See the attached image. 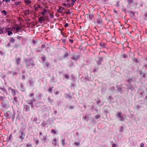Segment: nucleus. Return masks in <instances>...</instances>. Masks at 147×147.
<instances>
[{
  "label": "nucleus",
  "instance_id": "obj_2",
  "mask_svg": "<svg viewBox=\"0 0 147 147\" xmlns=\"http://www.w3.org/2000/svg\"><path fill=\"white\" fill-rule=\"evenodd\" d=\"M93 14H87L85 16V18H87L89 20H91L93 18Z\"/></svg>",
  "mask_w": 147,
  "mask_h": 147
},
{
  "label": "nucleus",
  "instance_id": "obj_40",
  "mask_svg": "<svg viewBox=\"0 0 147 147\" xmlns=\"http://www.w3.org/2000/svg\"><path fill=\"white\" fill-rule=\"evenodd\" d=\"M37 120V118H34V121H36Z\"/></svg>",
  "mask_w": 147,
  "mask_h": 147
},
{
  "label": "nucleus",
  "instance_id": "obj_6",
  "mask_svg": "<svg viewBox=\"0 0 147 147\" xmlns=\"http://www.w3.org/2000/svg\"><path fill=\"white\" fill-rule=\"evenodd\" d=\"M97 22L98 24H100L102 22V19L100 17L97 19Z\"/></svg>",
  "mask_w": 147,
  "mask_h": 147
},
{
  "label": "nucleus",
  "instance_id": "obj_45",
  "mask_svg": "<svg viewBox=\"0 0 147 147\" xmlns=\"http://www.w3.org/2000/svg\"><path fill=\"white\" fill-rule=\"evenodd\" d=\"M100 45L103 47H104V44H103V45L102 44H100Z\"/></svg>",
  "mask_w": 147,
  "mask_h": 147
},
{
  "label": "nucleus",
  "instance_id": "obj_27",
  "mask_svg": "<svg viewBox=\"0 0 147 147\" xmlns=\"http://www.w3.org/2000/svg\"><path fill=\"white\" fill-rule=\"evenodd\" d=\"M98 59L99 62H101L102 61V59L101 57L99 58Z\"/></svg>",
  "mask_w": 147,
  "mask_h": 147
},
{
  "label": "nucleus",
  "instance_id": "obj_46",
  "mask_svg": "<svg viewBox=\"0 0 147 147\" xmlns=\"http://www.w3.org/2000/svg\"><path fill=\"white\" fill-rule=\"evenodd\" d=\"M46 66H47V67H48L49 66V65H48V64L47 63H46Z\"/></svg>",
  "mask_w": 147,
  "mask_h": 147
},
{
  "label": "nucleus",
  "instance_id": "obj_24",
  "mask_svg": "<svg viewBox=\"0 0 147 147\" xmlns=\"http://www.w3.org/2000/svg\"><path fill=\"white\" fill-rule=\"evenodd\" d=\"M123 58H127V55L125 54H123Z\"/></svg>",
  "mask_w": 147,
  "mask_h": 147
},
{
  "label": "nucleus",
  "instance_id": "obj_1",
  "mask_svg": "<svg viewBox=\"0 0 147 147\" xmlns=\"http://www.w3.org/2000/svg\"><path fill=\"white\" fill-rule=\"evenodd\" d=\"M5 115L6 117L8 118H12L13 120L14 118V115L13 112H11L9 111L7 112L5 114Z\"/></svg>",
  "mask_w": 147,
  "mask_h": 147
},
{
  "label": "nucleus",
  "instance_id": "obj_43",
  "mask_svg": "<svg viewBox=\"0 0 147 147\" xmlns=\"http://www.w3.org/2000/svg\"><path fill=\"white\" fill-rule=\"evenodd\" d=\"M75 144L76 145H79V143H75Z\"/></svg>",
  "mask_w": 147,
  "mask_h": 147
},
{
  "label": "nucleus",
  "instance_id": "obj_8",
  "mask_svg": "<svg viewBox=\"0 0 147 147\" xmlns=\"http://www.w3.org/2000/svg\"><path fill=\"white\" fill-rule=\"evenodd\" d=\"M44 20V18L43 17L41 16L39 18V21L41 22H42V21Z\"/></svg>",
  "mask_w": 147,
  "mask_h": 147
},
{
  "label": "nucleus",
  "instance_id": "obj_34",
  "mask_svg": "<svg viewBox=\"0 0 147 147\" xmlns=\"http://www.w3.org/2000/svg\"><path fill=\"white\" fill-rule=\"evenodd\" d=\"M68 25L69 24L68 23H66L65 24V26L66 27H67L68 26Z\"/></svg>",
  "mask_w": 147,
  "mask_h": 147
},
{
  "label": "nucleus",
  "instance_id": "obj_17",
  "mask_svg": "<svg viewBox=\"0 0 147 147\" xmlns=\"http://www.w3.org/2000/svg\"><path fill=\"white\" fill-rule=\"evenodd\" d=\"M3 32V29L0 27V34L2 33Z\"/></svg>",
  "mask_w": 147,
  "mask_h": 147
},
{
  "label": "nucleus",
  "instance_id": "obj_39",
  "mask_svg": "<svg viewBox=\"0 0 147 147\" xmlns=\"http://www.w3.org/2000/svg\"><path fill=\"white\" fill-rule=\"evenodd\" d=\"M121 130L120 131V132H122L123 131V127H121Z\"/></svg>",
  "mask_w": 147,
  "mask_h": 147
},
{
  "label": "nucleus",
  "instance_id": "obj_30",
  "mask_svg": "<svg viewBox=\"0 0 147 147\" xmlns=\"http://www.w3.org/2000/svg\"><path fill=\"white\" fill-rule=\"evenodd\" d=\"M57 142L56 140V139H55L53 141V144H55V143Z\"/></svg>",
  "mask_w": 147,
  "mask_h": 147
},
{
  "label": "nucleus",
  "instance_id": "obj_33",
  "mask_svg": "<svg viewBox=\"0 0 147 147\" xmlns=\"http://www.w3.org/2000/svg\"><path fill=\"white\" fill-rule=\"evenodd\" d=\"M71 13L70 11H68L66 13V14H70Z\"/></svg>",
  "mask_w": 147,
  "mask_h": 147
},
{
  "label": "nucleus",
  "instance_id": "obj_44",
  "mask_svg": "<svg viewBox=\"0 0 147 147\" xmlns=\"http://www.w3.org/2000/svg\"><path fill=\"white\" fill-rule=\"evenodd\" d=\"M63 6H65V7H66L67 6L66 4L65 3H63Z\"/></svg>",
  "mask_w": 147,
  "mask_h": 147
},
{
  "label": "nucleus",
  "instance_id": "obj_5",
  "mask_svg": "<svg viewBox=\"0 0 147 147\" xmlns=\"http://www.w3.org/2000/svg\"><path fill=\"white\" fill-rule=\"evenodd\" d=\"M9 91L10 90L11 91V94L13 96H14L15 95L16 91L15 90L10 88H9Z\"/></svg>",
  "mask_w": 147,
  "mask_h": 147
},
{
  "label": "nucleus",
  "instance_id": "obj_19",
  "mask_svg": "<svg viewBox=\"0 0 147 147\" xmlns=\"http://www.w3.org/2000/svg\"><path fill=\"white\" fill-rule=\"evenodd\" d=\"M68 56V53L67 52L66 53L65 55L64 56V57H67Z\"/></svg>",
  "mask_w": 147,
  "mask_h": 147
},
{
  "label": "nucleus",
  "instance_id": "obj_35",
  "mask_svg": "<svg viewBox=\"0 0 147 147\" xmlns=\"http://www.w3.org/2000/svg\"><path fill=\"white\" fill-rule=\"evenodd\" d=\"M116 146V144H113L112 145V147H115Z\"/></svg>",
  "mask_w": 147,
  "mask_h": 147
},
{
  "label": "nucleus",
  "instance_id": "obj_20",
  "mask_svg": "<svg viewBox=\"0 0 147 147\" xmlns=\"http://www.w3.org/2000/svg\"><path fill=\"white\" fill-rule=\"evenodd\" d=\"M20 1L15 2V5H19L20 4Z\"/></svg>",
  "mask_w": 147,
  "mask_h": 147
},
{
  "label": "nucleus",
  "instance_id": "obj_13",
  "mask_svg": "<svg viewBox=\"0 0 147 147\" xmlns=\"http://www.w3.org/2000/svg\"><path fill=\"white\" fill-rule=\"evenodd\" d=\"M26 2L28 4H30L31 3L30 0H25Z\"/></svg>",
  "mask_w": 147,
  "mask_h": 147
},
{
  "label": "nucleus",
  "instance_id": "obj_18",
  "mask_svg": "<svg viewBox=\"0 0 147 147\" xmlns=\"http://www.w3.org/2000/svg\"><path fill=\"white\" fill-rule=\"evenodd\" d=\"M10 41L11 42L13 43L14 42V40L13 38H11L10 39Z\"/></svg>",
  "mask_w": 147,
  "mask_h": 147
},
{
  "label": "nucleus",
  "instance_id": "obj_54",
  "mask_svg": "<svg viewBox=\"0 0 147 147\" xmlns=\"http://www.w3.org/2000/svg\"><path fill=\"white\" fill-rule=\"evenodd\" d=\"M135 61H137V60L136 59V60H135Z\"/></svg>",
  "mask_w": 147,
  "mask_h": 147
},
{
  "label": "nucleus",
  "instance_id": "obj_41",
  "mask_svg": "<svg viewBox=\"0 0 147 147\" xmlns=\"http://www.w3.org/2000/svg\"><path fill=\"white\" fill-rule=\"evenodd\" d=\"M65 78H66L68 79V78H69V76H67V75H65Z\"/></svg>",
  "mask_w": 147,
  "mask_h": 147
},
{
  "label": "nucleus",
  "instance_id": "obj_15",
  "mask_svg": "<svg viewBox=\"0 0 147 147\" xmlns=\"http://www.w3.org/2000/svg\"><path fill=\"white\" fill-rule=\"evenodd\" d=\"M8 32V35L9 36L11 34H13L12 32L9 31L7 32Z\"/></svg>",
  "mask_w": 147,
  "mask_h": 147
},
{
  "label": "nucleus",
  "instance_id": "obj_51",
  "mask_svg": "<svg viewBox=\"0 0 147 147\" xmlns=\"http://www.w3.org/2000/svg\"><path fill=\"white\" fill-rule=\"evenodd\" d=\"M43 139L45 140L46 139V138H43Z\"/></svg>",
  "mask_w": 147,
  "mask_h": 147
},
{
  "label": "nucleus",
  "instance_id": "obj_7",
  "mask_svg": "<svg viewBox=\"0 0 147 147\" xmlns=\"http://www.w3.org/2000/svg\"><path fill=\"white\" fill-rule=\"evenodd\" d=\"M64 10V8L62 7H60L59 9L57 10V11L60 13H62L63 12V10Z\"/></svg>",
  "mask_w": 147,
  "mask_h": 147
},
{
  "label": "nucleus",
  "instance_id": "obj_31",
  "mask_svg": "<svg viewBox=\"0 0 147 147\" xmlns=\"http://www.w3.org/2000/svg\"><path fill=\"white\" fill-rule=\"evenodd\" d=\"M52 133L54 134H55L56 133V132L54 130H52Z\"/></svg>",
  "mask_w": 147,
  "mask_h": 147
},
{
  "label": "nucleus",
  "instance_id": "obj_22",
  "mask_svg": "<svg viewBox=\"0 0 147 147\" xmlns=\"http://www.w3.org/2000/svg\"><path fill=\"white\" fill-rule=\"evenodd\" d=\"M5 98L4 97L1 96L0 97V99L2 101L3 100V99Z\"/></svg>",
  "mask_w": 147,
  "mask_h": 147
},
{
  "label": "nucleus",
  "instance_id": "obj_16",
  "mask_svg": "<svg viewBox=\"0 0 147 147\" xmlns=\"http://www.w3.org/2000/svg\"><path fill=\"white\" fill-rule=\"evenodd\" d=\"M27 147H32V146L31 144H26Z\"/></svg>",
  "mask_w": 147,
  "mask_h": 147
},
{
  "label": "nucleus",
  "instance_id": "obj_14",
  "mask_svg": "<svg viewBox=\"0 0 147 147\" xmlns=\"http://www.w3.org/2000/svg\"><path fill=\"white\" fill-rule=\"evenodd\" d=\"M1 90L3 92L6 93V90L3 88H0Z\"/></svg>",
  "mask_w": 147,
  "mask_h": 147
},
{
  "label": "nucleus",
  "instance_id": "obj_37",
  "mask_svg": "<svg viewBox=\"0 0 147 147\" xmlns=\"http://www.w3.org/2000/svg\"><path fill=\"white\" fill-rule=\"evenodd\" d=\"M34 96V94L33 93H32L30 95V97H33Z\"/></svg>",
  "mask_w": 147,
  "mask_h": 147
},
{
  "label": "nucleus",
  "instance_id": "obj_42",
  "mask_svg": "<svg viewBox=\"0 0 147 147\" xmlns=\"http://www.w3.org/2000/svg\"><path fill=\"white\" fill-rule=\"evenodd\" d=\"M69 41L71 43H72L73 42V40H69Z\"/></svg>",
  "mask_w": 147,
  "mask_h": 147
},
{
  "label": "nucleus",
  "instance_id": "obj_53",
  "mask_svg": "<svg viewBox=\"0 0 147 147\" xmlns=\"http://www.w3.org/2000/svg\"><path fill=\"white\" fill-rule=\"evenodd\" d=\"M10 136H11V135H10Z\"/></svg>",
  "mask_w": 147,
  "mask_h": 147
},
{
  "label": "nucleus",
  "instance_id": "obj_36",
  "mask_svg": "<svg viewBox=\"0 0 147 147\" xmlns=\"http://www.w3.org/2000/svg\"><path fill=\"white\" fill-rule=\"evenodd\" d=\"M144 144L143 143H142L141 144L140 147H144Z\"/></svg>",
  "mask_w": 147,
  "mask_h": 147
},
{
  "label": "nucleus",
  "instance_id": "obj_21",
  "mask_svg": "<svg viewBox=\"0 0 147 147\" xmlns=\"http://www.w3.org/2000/svg\"><path fill=\"white\" fill-rule=\"evenodd\" d=\"M2 12L4 13L5 15H6L7 14V12L5 10L2 11Z\"/></svg>",
  "mask_w": 147,
  "mask_h": 147
},
{
  "label": "nucleus",
  "instance_id": "obj_4",
  "mask_svg": "<svg viewBox=\"0 0 147 147\" xmlns=\"http://www.w3.org/2000/svg\"><path fill=\"white\" fill-rule=\"evenodd\" d=\"M121 115H122V113H121V112L117 114L118 117L119 118H121V119H120V120L121 121H123L125 119L124 118H122Z\"/></svg>",
  "mask_w": 147,
  "mask_h": 147
},
{
  "label": "nucleus",
  "instance_id": "obj_28",
  "mask_svg": "<svg viewBox=\"0 0 147 147\" xmlns=\"http://www.w3.org/2000/svg\"><path fill=\"white\" fill-rule=\"evenodd\" d=\"M127 1L129 3H130L132 2V0H127Z\"/></svg>",
  "mask_w": 147,
  "mask_h": 147
},
{
  "label": "nucleus",
  "instance_id": "obj_32",
  "mask_svg": "<svg viewBox=\"0 0 147 147\" xmlns=\"http://www.w3.org/2000/svg\"><path fill=\"white\" fill-rule=\"evenodd\" d=\"M5 1L6 2H10L9 0H3V1Z\"/></svg>",
  "mask_w": 147,
  "mask_h": 147
},
{
  "label": "nucleus",
  "instance_id": "obj_11",
  "mask_svg": "<svg viewBox=\"0 0 147 147\" xmlns=\"http://www.w3.org/2000/svg\"><path fill=\"white\" fill-rule=\"evenodd\" d=\"M21 60L20 58H18L16 60V62L17 64H19L20 63V61Z\"/></svg>",
  "mask_w": 147,
  "mask_h": 147
},
{
  "label": "nucleus",
  "instance_id": "obj_9",
  "mask_svg": "<svg viewBox=\"0 0 147 147\" xmlns=\"http://www.w3.org/2000/svg\"><path fill=\"white\" fill-rule=\"evenodd\" d=\"M47 12V11L45 9H44L43 11L41 12L42 14L43 15L45 14Z\"/></svg>",
  "mask_w": 147,
  "mask_h": 147
},
{
  "label": "nucleus",
  "instance_id": "obj_25",
  "mask_svg": "<svg viewBox=\"0 0 147 147\" xmlns=\"http://www.w3.org/2000/svg\"><path fill=\"white\" fill-rule=\"evenodd\" d=\"M38 140H35V142L37 145L38 144Z\"/></svg>",
  "mask_w": 147,
  "mask_h": 147
},
{
  "label": "nucleus",
  "instance_id": "obj_10",
  "mask_svg": "<svg viewBox=\"0 0 147 147\" xmlns=\"http://www.w3.org/2000/svg\"><path fill=\"white\" fill-rule=\"evenodd\" d=\"M72 58L75 60H76L78 59V57L76 55H74L73 56Z\"/></svg>",
  "mask_w": 147,
  "mask_h": 147
},
{
  "label": "nucleus",
  "instance_id": "obj_29",
  "mask_svg": "<svg viewBox=\"0 0 147 147\" xmlns=\"http://www.w3.org/2000/svg\"><path fill=\"white\" fill-rule=\"evenodd\" d=\"M16 29L17 31L19 30H20V27H18L16 28Z\"/></svg>",
  "mask_w": 147,
  "mask_h": 147
},
{
  "label": "nucleus",
  "instance_id": "obj_38",
  "mask_svg": "<svg viewBox=\"0 0 147 147\" xmlns=\"http://www.w3.org/2000/svg\"><path fill=\"white\" fill-rule=\"evenodd\" d=\"M99 116H98V115H97L95 117V118L96 119H98L99 118Z\"/></svg>",
  "mask_w": 147,
  "mask_h": 147
},
{
  "label": "nucleus",
  "instance_id": "obj_12",
  "mask_svg": "<svg viewBox=\"0 0 147 147\" xmlns=\"http://www.w3.org/2000/svg\"><path fill=\"white\" fill-rule=\"evenodd\" d=\"M24 13L26 15H28L29 13V11L28 10H27L24 11Z\"/></svg>",
  "mask_w": 147,
  "mask_h": 147
},
{
  "label": "nucleus",
  "instance_id": "obj_23",
  "mask_svg": "<svg viewBox=\"0 0 147 147\" xmlns=\"http://www.w3.org/2000/svg\"><path fill=\"white\" fill-rule=\"evenodd\" d=\"M76 1V0H71V1H72V2L71 3V4L73 5L74 4V3Z\"/></svg>",
  "mask_w": 147,
  "mask_h": 147
},
{
  "label": "nucleus",
  "instance_id": "obj_52",
  "mask_svg": "<svg viewBox=\"0 0 147 147\" xmlns=\"http://www.w3.org/2000/svg\"><path fill=\"white\" fill-rule=\"evenodd\" d=\"M40 135H41L42 134V133L41 132L40 133Z\"/></svg>",
  "mask_w": 147,
  "mask_h": 147
},
{
  "label": "nucleus",
  "instance_id": "obj_48",
  "mask_svg": "<svg viewBox=\"0 0 147 147\" xmlns=\"http://www.w3.org/2000/svg\"><path fill=\"white\" fill-rule=\"evenodd\" d=\"M69 108L70 109H73V107L72 106H70V107Z\"/></svg>",
  "mask_w": 147,
  "mask_h": 147
},
{
  "label": "nucleus",
  "instance_id": "obj_3",
  "mask_svg": "<svg viewBox=\"0 0 147 147\" xmlns=\"http://www.w3.org/2000/svg\"><path fill=\"white\" fill-rule=\"evenodd\" d=\"M20 133L21 135L20 136V138L21 140H23L24 138L25 134L22 131H21Z\"/></svg>",
  "mask_w": 147,
  "mask_h": 147
},
{
  "label": "nucleus",
  "instance_id": "obj_49",
  "mask_svg": "<svg viewBox=\"0 0 147 147\" xmlns=\"http://www.w3.org/2000/svg\"><path fill=\"white\" fill-rule=\"evenodd\" d=\"M42 60L44 61L45 59V58L44 57L42 58Z\"/></svg>",
  "mask_w": 147,
  "mask_h": 147
},
{
  "label": "nucleus",
  "instance_id": "obj_47",
  "mask_svg": "<svg viewBox=\"0 0 147 147\" xmlns=\"http://www.w3.org/2000/svg\"><path fill=\"white\" fill-rule=\"evenodd\" d=\"M17 38L18 39H20V37L19 36H18L17 37Z\"/></svg>",
  "mask_w": 147,
  "mask_h": 147
},
{
  "label": "nucleus",
  "instance_id": "obj_50",
  "mask_svg": "<svg viewBox=\"0 0 147 147\" xmlns=\"http://www.w3.org/2000/svg\"><path fill=\"white\" fill-rule=\"evenodd\" d=\"M55 93L56 94H58V92H55Z\"/></svg>",
  "mask_w": 147,
  "mask_h": 147
},
{
  "label": "nucleus",
  "instance_id": "obj_26",
  "mask_svg": "<svg viewBox=\"0 0 147 147\" xmlns=\"http://www.w3.org/2000/svg\"><path fill=\"white\" fill-rule=\"evenodd\" d=\"M53 88H49V92H51Z\"/></svg>",
  "mask_w": 147,
  "mask_h": 147
}]
</instances>
